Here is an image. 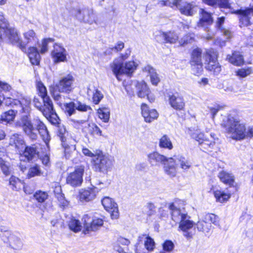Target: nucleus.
I'll return each mask as SVG.
<instances>
[{
	"label": "nucleus",
	"mask_w": 253,
	"mask_h": 253,
	"mask_svg": "<svg viewBox=\"0 0 253 253\" xmlns=\"http://www.w3.org/2000/svg\"><path fill=\"white\" fill-rule=\"evenodd\" d=\"M199 145L200 149L206 152V151H211V150L213 148V146L215 145V142L207 139H204L200 142V143Z\"/></svg>",
	"instance_id": "09e8293b"
},
{
	"label": "nucleus",
	"mask_w": 253,
	"mask_h": 253,
	"mask_svg": "<svg viewBox=\"0 0 253 253\" xmlns=\"http://www.w3.org/2000/svg\"><path fill=\"white\" fill-rule=\"evenodd\" d=\"M169 209L170 211L171 219L175 223H179L188 215L186 213L182 212L179 209L176 208L173 203L169 206Z\"/></svg>",
	"instance_id": "b1692460"
},
{
	"label": "nucleus",
	"mask_w": 253,
	"mask_h": 253,
	"mask_svg": "<svg viewBox=\"0 0 253 253\" xmlns=\"http://www.w3.org/2000/svg\"><path fill=\"white\" fill-rule=\"evenodd\" d=\"M54 49L51 55L55 62L65 61L66 59V51L64 48L58 44H54Z\"/></svg>",
	"instance_id": "a211bd4d"
},
{
	"label": "nucleus",
	"mask_w": 253,
	"mask_h": 253,
	"mask_svg": "<svg viewBox=\"0 0 253 253\" xmlns=\"http://www.w3.org/2000/svg\"><path fill=\"white\" fill-rule=\"evenodd\" d=\"M173 158L176 165L179 166L183 171L187 172L192 167V163L188 158L181 155L174 156Z\"/></svg>",
	"instance_id": "4be33fe9"
},
{
	"label": "nucleus",
	"mask_w": 253,
	"mask_h": 253,
	"mask_svg": "<svg viewBox=\"0 0 253 253\" xmlns=\"http://www.w3.org/2000/svg\"><path fill=\"white\" fill-rule=\"evenodd\" d=\"M227 59L231 64L235 66H240L244 63L243 56L239 52H234L231 56L228 55Z\"/></svg>",
	"instance_id": "e433bc0d"
},
{
	"label": "nucleus",
	"mask_w": 253,
	"mask_h": 253,
	"mask_svg": "<svg viewBox=\"0 0 253 253\" xmlns=\"http://www.w3.org/2000/svg\"><path fill=\"white\" fill-rule=\"evenodd\" d=\"M213 193L216 201L220 203H224L227 201L231 197L229 193L221 190H215Z\"/></svg>",
	"instance_id": "ea45409f"
},
{
	"label": "nucleus",
	"mask_w": 253,
	"mask_h": 253,
	"mask_svg": "<svg viewBox=\"0 0 253 253\" xmlns=\"http://www.w3.org/2000/svg\"><path fill=\"white\" fill-rule=\"evenodd\" d=\"M141 109L142 115L147 123L152 122L159 116V114L155 109H150L145 103L141 105Z\"/></svg>",
	"instance_id": "dca6fc26"
},
{
	"label": "nucleus",
	"mask_w": 253,
	"mask_h": 253,
	"mask_svg": "<svg viewBox=\"0 0 253 253\" xmlns=\"http://www.w3.org/2000/svg\"><path fill=\"white\" fill-rule=\"evenodd\" d=\"M67 131L66 130L64 126H58V129L57 131V135L60 137V140L62 142H64L65 140V134L67 133Z\"/></svg>",
	"instance_id": "338daca9"
},
{
	"label": "nucleus",
	"mask_w": 253,
	"mask_h": 253,
	"mask_svg": "<svg viewBox=\"0 0 253 253\" xmlns=\"http://www.w3.org/2000/svg\"><path fill=\"white\" fill-rule=\"evenodd\" d=\"M54 40L52 38L44 39L42 42V45L41 49V53H44L48 50V45L49 43H53Z\"/></svg>",
	"instance_id": "052dcab7"
},
{
	"label": "nucleus",
	"mask_w": 253,
	"mask_h": 253,
	"mask_svg": "<svg viewBox=\"0 0 253 253\" xmlns=\"http://www.w3.org/2000/svg\"><path fill=\"white\" fill-rule=\"evenodd\" d=\"M176 163L173 157H170L164 165L165 173L170 177H173L177 174Z\"/></svg>",
	"instance_id": "412c9836"
},
{
	"label": "nucleus",
	"mask_w": 253,
	"mask_h": 253,
	"mask_svg": "<svg viewBox=\"0 0 253 253\" xmlns=\"http://www.w3.org/2000/svg\"><path fill=\"white\" fill-rule=\"evenodd\" d=\"M103 98V94L98 89H95L93 92L92 101L95 104H98Z\"/></svg>",
	"instance_id": "bf43d9fd"
},
{
	"label": "nucleus",
	"mask_w": 253,
	"mask_h": 253,
	"mask_svg": "<svg viewBox=\"0 0 253 253\" xmlns=\"http://www.w3.org/2000/svg\"><path fill=\"white\" fill-rule=\"evenodd\" d=\"M190 216L187 215L179 223V227L183 231V235L188 239L191 238L193 236L192 233L188 231L194 225L193 221L190 220Z\"/></svg>",
	"instance_id": "6ab92c4d"
},
{
	"label": "nucleus",
	"mask_w": 253,
	"mask_h": 253,
	"mask_svg": "<svg viewBox=\"0 0 253 253\" xmlns=\"http://www.w3.org/2000/svg\"><path fill=\"white\" fill-rule=\"evenodd\" d=\"M46 106V110L43 111V115L46 118L49 119L52 124L54 125L58 124L59 119L55 111L53 109V103Z\"/></svg>",
	"instance_id": "c85d7f7f"
},
{
	"label": "nucleus",
	"mask_w": 253,
	"mask_h": 253,
	"mask_svg": "<svg viewBox=\"0 0 253 253\" xmlns=\"http://www.w3.org/2000/svg\"><path fill=\"white\" fill-rule=\"evenodd\" d=\"M72 13L75 15L79 21L85 23L92 24L96 23L97 15L92 8L88 7L74 8L72 11Z\"/></svg>",
	"instance_id": "39448f33"
},
{
	"label": "nucleus",
	"mask_w": 253,
	"mask_h": 253,
	"mask_svg": "<svg viewBox=\"0 0 253 253\" xmlns=\"http://www.w3.org/2000/svg\"><path fill=\"white\" fill-rule=\"evenodd\" d=\"M9 144L14 146L19 153L23 151L25 145L23 137L17 133L13 134L10 136Z\"/></svg>",
	"instance_id": "393cba45"
},
{
	"label": "nucleus",
	"mask_w": 253,
	"mask_h": 253,
	"mask_svg": "<svg viewBox=\"0 0 253 253\" xmlns=\"http://www.w3.org/2000/svg\"><path fill=\"white\" fill-rule=\"evenodd\" d=\"M144 239V246L145 248L148 251H152L155 247V242L154 240L149 236H146V235H143L139 237V241H142Z\"/></svg>",
	"instance_id": "c03bdc74"
},
{
	"label": "nucleus",
	"mask_w": 253,
	"mask_h": 253,
	"mask_svg": "<svg viewBox=\"0 0 253 253\" xmlns=\"http://www.w3.org/2000/svg\"><path fill=\"white\" fill-rule=\"evenodd\" d=\"M65 144H63L64 147V153L66 159H70L72 158L73 156L77 154L76 151V146L74 144H71L70 145H65Z\"/></svg>",
	"instance_id": "de8ad7c7"
},
{
	"label": "nucleus",
	"mask_w": 253,
	"mask_h": 253,
	"mask_svg": "<svg viewBox=\"0 0 253 253\" xmlns=\"http://www.w3.org/2000/svg\"><path fill=\"white\" fill-rule=\"evenodd\" d=\"M42 173L40 167L36 165L31 167L29 169L28 176L29 178L34 177L35 176L40 175Z\"/></svg>",
	"instance_id": "4d7b16f0"
},
{
	"label": "nucleus",
	"mask_w": 253,
	"mask_h": 253,
	"mask_svg": "<svg viewBox=\"0 0 253 253\" xmlns=\"http://www.w3.org/2000/svg\"><path fill=\"white\" fill-rule=\"evenodd\" d=\"M96 158L94 160L95 170L104 174L111 171L114 160L108 154H104L101 150H96Z\"/></svg>",
	"instance_id": "f03ea898"
},
{
	"label": "nucleus",
	"mask_w": 253,
	"mask_h": 253,
	"mask_svg": "<svg viewBox=\"0 0 253 253\" xmlns=\"http://www.w3.org/2000/svg\"><path fill=\"white\" fill-rule=\"evenodd\" d=\"M192 73L196 76L200 75L203 71V64L197 63L195 65H191Z\"/></svg>",
	"instance_id": "0e129e2a"
},
{
	"label": "nucleus",
	"mask_w": 253,
	"mask_h": 253,
	"mask_svg": "<svg viewBox=\"0 0 253 253\" xmlns=\"http://www.w3.org/2000/svg\"><path fill=\"white\" fill-rule=\"evenodd\" d=\"M28 54L33 65H38L40 64L41 56L36 47L30 46L28 50Z\"/></svg>",
	"instance_id": "2f4dec72"
},
{
	"label": "nucleus",
	"mask_w": 253,
	"mask_h": 253,
	"mask_svg": "<svg viewBox=\"0 0 253 253\" xmlns=\"http://www.w3.org/2000/svg\"><path fill=\"white\" fill-rule=\"evenodd\" d=\"M135 86L137 89V94L139 97L144 98L145 96H147L149 98L150 90L145 82L144 81L137 82Z\"/></svg>",
	"instance_id": "473e14b6"
},
{
	"label": "nucleus",
	"mask_w": 253,
	"mask_h": 253,
	"mask_svg": "<svg viewBox=\"0 0 253 253\" xmlns=\"http://www.w3.org/2000/svg\"><path fill=\"white\" fill-rule=\"evenodd\" d=\"M217 52L213 49L207 50L204 55L205 63L207 64L206 68L215 75H218L221 71V66L217 62Z\"/></svg>",
	"instance_id": "423d86ee"
},
{
	"label": "nucleus",
	"mask_w": 253,
	"mask_h": 253,
	"mask_svg": "<svg viewBox=\"0 0 253 253\" xmlns=\"http://www.w3.org/2000/svg\"><path fill=\"white\" fill-rule=\"evenodd\" d=\"M202 51L201 48H196L192 52L190 63L191 65H195L197 63H202Z\"/></svg>",
	"instance_id": "58836bf2"
},
{
	"label": "nucleus",
	"mask_w": 253,
	"mask_h": 253,
	"mask_svg": "<svg viewBox=\"0 0 253 253\" xmlns=\"http://www.w3.org/2000/svg\"><path fill=\"white\" fill-rule=\"evenodd\" d=\"M13 234H11L9 231H7L4 232L0 233V237L1 240L3 241L4 243H9L10 241V238L11 236H13Z\"/></svg>",
	"instance_id": "774afa93"
},
{
	"label": "nucleus",
	"mask_w": 253,
	"mask_h": 253,
	"mask_svg": "<svg viewBox=\"0 0 253 253\" xmlns=\"http://www.w3.org/2000/svg\"><path fill=\"white\" fill-rule=\"evenodd\" d=\"M252 73V69L251 68H248L246 69L242 68L239 69L236 72V75L241 78H245L250 75Z\"/></svg>",
	"instance_id": "e2e57ef3"
},
{
	"label": "nucleus",
	"mask_w": 253,
	"mask_h": 253,
	"mask_svg": "<svg viewBox=\"0 0 253 253\" xmlns=\"http://www.w3.org/2000/svg\"><path fill=\"white\" fill-rule=\"evenodd\" d=\"M172 4L179 9L181 13L188 16L194 14L199 8L191 3H187L183 0H174Z\"/></svg>",
	"instance_id": "1a4fd4ad"
},
{
	"label": "nucleus",
	"mask_w": 253,
	"mask_h": 253,
	"mask_svg": "<svg viewBox=\"0 0 253 253\" xmlns=\"http://www.w3.org/2000/svg\"><path fill=\"white\" fill-rule=\"evenodd\" d=\"M18 112V109H10L2 113L0 116V123L6 124L13 121Z\"/></svg>",
	"instance_id": "c756f323"
},
{
	"label": "nucleus",
	"mask_w": 253,
	"mask_h": 253,
	"mask_svg": "<svg viewBox=\"0 0 253 253\" xmlns=\"http://www.w3.org/2000/svg\"><path fill=\"white\" fill-rule=\"evenodd\" d=\"M95 196L94 189H82L80 191L79 199L81 201L88 202L92 200Z\"/></svg>",
	"instance_id": "72a5a7b5"
},
{
	"label": "nucleus",
	"mask_w": 253,
	"mask_h": 253,
	"mask_svg": "<svg viewBox=\"0 0 253 253\" xmlns=\"http://www.w3.org/2000/svg\"><path fill=\"white\" fill-rule=\"evenodd\" d=\"M37 88L39 91L40 95L41 97L42 102L44 103V105H49L52 102L49 97L47 95V90L45 86L41 82L37 83Z\"/></svg>",
	"instance_id": "cd10ccee"
},
{
	"label": "nucleus",
	"mask_w": 253,
	"mask_h": 253,
	"mask_svg": "<svg viewBox=\"0 0 253 253\" xmlns=\"http://www.w3.org/2000/svg\"><path fill=\"white\" fill-rule=\"evenodd\" d=\"M30 102V100L29 99L24 100L22 99V100H19L9 98L6 101L5 104L6 105L11 106L13 108L12 109H18L19 113H23L25 112V109Z\"/></svg>",
	"instance_id": "2eb2a0df"
},
{
	"label": "nucleus",
	"mask_w": 253,
	"mask_h": 253,
	"mask_svg": "<svg viewBox=\"0 0 253 253\" xmlns=\"http://www.w3.org/2000/svg\"><path fill=\"white\" fill-rule=\"evenodd\" d=\"M23 36L24 38V41H23V42H25V46L27 44H30L31 45H33L32 46H34L39 42L38 38L35 32L33 30H29L25 32L23 34ZM25 48L26 49V47Z\"/></svg>",
	"instance_id": "7c9ffc66"
},
{
	"label": "nucleus",
	"mask_w": 253,
	"mask_h": 253,
	"mask_svg": "<svg viewBox=\"0 0 253 253\" xmlns=\"http://www.w3.org/2000/svg\"><path fill=\"white\" fill-rule=\"evenodd\" d=\"M160 37L164 40L165 43H169L171 44L175 43L178 39V36L176 33L174 32H163Z\"/></svg>",
	"instance_id": "c9c22d12"
},
{
	"label": "nucleus",
	"mask_w": 253,
	"mask_h": 253,
	"mask_svg": "<svg viewBox=\"0 0 253 253\" xmlns=\"http://www.w3.org/2000/svg\"><path fill=\"white\" fill-rule=\"evenodd\" d=\"M196 227L198 231L200 232L209 233L211 230V225L210 223H206L200 219L197 223Z\"/></svg>",
	"instance_id": "8fccbe9b"
},
{
	"label": "nucleus",
	"mask_w": 253,
	"mask_h": 253,
	"mask_svg": "<svg viewBox=\"0 0 253 253\" xmlns=\"http://www.w3.org/2000/svg\"><path fill=\"white\" fill-rule=\"evenodd\" d=\"M64 106L65 107V112L69 116H71L76 113V102H71L69 103H66L64 104Z\"/></svg>",
	"instance_id": "864d4df0"
},
{
	"label": "nucleus",
	"mask_w": 253,
	"mask_h": 253,
	"mask_svg": "<svg viewBox=\"0 0 253 253\" xmlns=\"http://www.w3.org/2000/svg\"><path fill=\"white\" fill-rule=\"evenodd\" d=\"M99 118L105 123L109 121L110 119V110L108 108H99L97 110Z\"/></svg>",
	"instance_id": "49530a36"
},
{
	"label": "nucleus",
	"mask_w": 253,
	"mask_h": 253,
	"mask_svg": "<svg viewBox=\"0 0 253 253\" xmlns=\"http://www.w3.org/2000/svg\"><path fill=\"white\" fill-rule=\"evenodd\" d=\"M48 194L46 192L41 190L37 191L34 195L35 199L39 203H43L48 198Z\"/></svg>",
	"instance_id": "6e6d98bb"
},
{
	"label": "nucleus",
	"mask_w": 253,
	"mask_h": 253,
	"mask_svg": "<svg viewBox=\"0 0 253 253\" xmlns=\"http://www.w3.org/2000/svg\"><path fill=\"white\" fill-rule=\"evenodd\" d=\"M168 158L157 152L150 153L148 155V160L153 166H158L160 164L164 165Z\"/></svg>",
	"instance_id": "5701e85b"
},
{
	"label": "nucleus",
	"mask_w": 253,
	"mask_h": 253,
	"mask_svg": "<svg viewBox=\"0 0 253 253\" xmlns=\"http://www.w3.org/2000/svg\"><path fill=\"white\" fill-rule=\"evenodd\" d=\"M22 126L25 133L33 140L37 138V129H35L33 124L27 115L23 116L21 120Z\"/></svg>",
	"instance_id": "f8f14e48"
},
{
	"label": "nucleus",
	"mask_w": 253,
	"mask_h": 253,
	"mask_svg": "<svg viewBox=\"0 0 253 253\" xmlns=\"http://www.w3.org/2000/svg\"><path fill=\"white\" fill-rule=\"evenodd\" d=\"M2 40L8 41L13 45L19 47L23 51L26 52L25 43L20 39L17 30L13 27H8L1 31Z\"/></svg>",
	"instance_id": "20e7f679"
},
{
	"label": "nucleus",
	"mask_w": 253,
	"mask_h": 253,
	"mask_svg": "<svg viewBox=\"0 0 253 253\" xmlns=\"http://www.w3.org/2000/svg\"><path fill=\"white\" fill-rule=\"evenodd\" d=\"M74 78L71 74L62 77L56 85L57 89L60 92L69 93L73 89Z\"/></svg>",
	"instance_id": "9d476101"
},
{
	"label": "nucleus",
	"mask_w": 253,
	"mask_h": 253,
	"mask_svg": "<svg viewBox=\"0 0 253 253\" xmlns=\"http://www.w3.org/2000/svg\"><path fill=\"white\" fill-rule=\"evenodd\" d=\"M69 228L75 232H77L81 230L82 226L79 220L72 218L69 222Z\"/></svg>",
	"instance_id": "3c124183"
},
{
	"label": "nucleus",
	"mask_w": 253,
	"mask_h": 253,
	"mask_svg": "<svg viewBox=\"0 0 253 253\" xmlns=\"http://www.w3.org/2000/svg\"><path fill=\"white\" fill-rule=\"evenodd\" d=\"M55 195L59 202V205L60 207L64 208L68 206L69 202L65 199L64 194L62 193L61 187L56 188L55 191Z\"/></svg>",
	"instance_id": "37998d69"
},
{
	"label": "nucleus",
	"mask_w": 253,
	"mask_h": 253,
	"mask_svg": "<svg viewBox=\"0 0 253 253\" xmlns=\"http://www.w3.org/2000/svg\"><path fill=\"white\" fill-rule=\"evenodd\" d=\"M9 183L10 185L11 186V189L15 191L20 190L23 185V182L14 176H11L10 177Z\"/></svg>",
	"instance_id": "a18cd8bd"
},
{
	"label": "nucleus",
	"mask_w": 253,
	"mask_h": 253,
	"mask_svg": "<svg viewBox=\"0 0 253 253\" xmlns=\"http://www.w3.org/2000/svg\"><path fill=\"white\" fill-rule=\"evenodd\" d=\"M110 67L119 81H121L120 75L125 74L130 75L132 74L136 68V65L134 61H129L124 65L123 61L121 59H115L113 62L110 63Z\"/></svg>",
	"instance_id": "7ed1b4c3"
},
{
	"label": "nucleus",
	"mask_w": 253,
	"mask_h": 253,
	"mask_svg": "<svg viewBox=\"0 0 253 253\" xmlns=\"http://www.w3.org/2000/svg\"><path fill=\"white\" fill-rule=\"evenodd\" d=\"M221 126L231 134L233 139L242 140L245 138L246 129L245 125L241 123L238 118L232 115L224 117Z\"/></svg>",
	"instance_id": "f257e3e1"
},
{
	"label": "nucleus",
	"mask_w": 253,
	"mask_h": 253,
	"mask_svg": "<svg viewBox=\"0 0 253 253\" xmlns=\"http://www.w3.org/2000/svg\"><path fill=\"white\" fill-rule=\"evenodd\" d=\"M218 177L221 182L230 186H233L235 182L234 175L226 170H222L220 171L218 174Z\"/></svg>",
	"instance_id": "bb28decb"
},
{
	"label": "nucleus",
	"mask_w": 253,
	"mask_h": 253,
	"mask_svg": "<svg viewBox=\"0 0 253 253\" xmlns=\"http://www.w3.org/2000/svg\"><path fill=\"white\" fill-rule=\"evenodd\" d=\"M84 234L88 233L90 231H96L103 224V221L100 218L93 219L88 214H85L82 218Z\"/></svg>",
	"instance_id": "0eeeda50"
},
{
	"label": "nucleus",
	"mask_w": 253,
	"mask_h": 253,
	"mask_svg": "<svg viewBox=\"0 0 253 253\" xmlns=\"http://www.w3.org/2000/svg\"><path fill=\"white\" fill-rule=\"evenodd\" d=\"M200 10L202 14V17L198 23V26L199 27H205L211 24L213 20L211 14L203 9H200Z\"/></svg>",
	"instance_id": "f704fd0d"
},
{
	"label": "nucleus",
	"mask_w": 253,
	"mask_h": 253,
	"mask_svg": "<svg viewBox=\"0 0 253 253\" xmlns=\"http://www.w3.org/2000/svg\"><path fill=\"white\" fill-rule=\"evenodd\" d=\"M143 70L149 74L152 84L155 85H157L160 80L155 70L151 66L147 65L144 67Z\"/></svg>",
	"instance_id": "4c0bfd02"
},
{
	"label": "nucleus",
	"mask_w": 253,
	"mask_h": 253,
	"mask_svg": "<svg viewBox=\"0 0 253 253\" xmlns=\"http://www.w3.org/2000/svg\"><path fill=\"white\" fill-rule=\"evenodd\" d=\"M79 124H84L83 130L93 135L102 136V131L94 123H88L85 121L81 120L77 122Z\"/></svg>",
	"instance_id": "aec40b11"
},
{
	"label": "nucleus",
	"mask_w": 253,
	"mask_h": 253,
	"mask_svg": "<svg viewBox=\"0 0 253 253\" xmlns=\"http://www.w3.org/2000/svg\"><path fill=\"white\" fill-rule=\"evenodd\" d=\"M239 15L240 27L248 26L250 24V18L253 16V7L240 9L237 11Z\"/></svg>",
	"instance_id": "4468645a"
},
{
	"label": "nucleus",
	"mask_w": 253,
	"mask_h": 253,
	"mask_svg": "<svg viewBox=\"0 0 253 253\" xmlns=\"http://www.w3.org/2000/svg\"><path fill=\"white\" fill-rule=\"evenodd\" d=\"M104 209L110 213L112 219H117L119 216L118 207L113 199L105 197L101 201Z\"/></svg>",
	"instance_id": "9b49d317"
},
{
	"label": "nucleus",
	"mask_w": 253,
	"mask_h": 253,
	"mask_svg": "<svg viewBox=\"0 0 253 253\" xmlns=\"http://www.w3.org/2000/svg\"><path fill=\"white\" fill-rule=\"evenodd\" d=\"M22 152L28 161H31L38 156V146L36 144L28 146H25Z\"/></svg>",
	"instance_id": "a878e982"
},
{
	"label": "nucleus",
	"mask_w": 253,
	"mask_h": 253,
	"mask_svg": "<svg viewBox=\"0 0 253 253\" xmlns=\"http://www.w3.org/2000/svg\"><path fill=\"white\" fill-rule=\"evenodd\" d=\"M34 124L36 126L35 129H37V132L38 131L43 140L48 145V143L50 138L48 131L45 125L38 119L34 121Z\"/></svg>",
	"instance_id": "f3484780"
},
{
	"label": "nucleus",
	"mask_w": 253,
	"mask_h": 253,
	"mask_svg": "<svg viewBox=\"0 0 253 253\" xmlns=\"http://www.w3.org/2000/svg\"><path fill=\"white\" fill-rule=\"evenodd\" d=\"M33 101L35 106L41 111L42 114H43V111H45V110H46V106L44 105V103H43V105H42V103L41 102L42 101V100L41 99V97L40 98L35 97Z\"/></svg>",
	"instance_id": "680f3d73"
},
{
	"label": "nucleus",
	"mask_w": 253,
	"mask_h": 253,
	"mask_svg": "<svg viewBox=\"0 0 253 253\" xmlns=\"http://www.w3.org/2000/svg\"><path fill=\"white\" fill-rule=\"evenodd\" d=\"M76 110L81 112H88V118L92 113V109L90 106L87 105L84 103H82L80 101L76 102Z\"/></svg>",
	"instance_id": "603ef678"
},
{
	"label": "nucleus",
	"mask_w": 253,
	"mask_h": 253,
	"mask_svg": "<svg viewBox=\"0 0 253 253\" xmlns=\"http://www.w3.org/2000/svg\"><path fill=\"white\" fill-rule=\"evenodd\" d=\"M159 146L161 148L171 150L173 145L170 138L166 134L163 135L159 139Z\"/></svg>",
	"instance_id": "a19ab883"
},
{
	"label": "nucleus",
	"mask_w": 253,
	"mask_h": 253,
	"mask_svg": "<svg viewBox=\"0 0 253 253\" xmlns=\"http://www.w3.org/2000/svg\"><path fill=\"white\" fill-rule=\"evenodd\" d=\"M174 244L172 241L169 240L166 241L163 244V251L160 253H169L174 248Z\"/></svg>",
	"instance_id": "13d9d810"
},
{
	"label": "nucleus",
	"mask_w": 253,
	"mask_h": 253,
	"mask_svg": "<svg viewBox=\"0 0 253 253\" xmlns=\"http://www.w3.org/2000/svg\"><path fill=\"white\" fill-rule=\"evenodd\" d=\"M84 173V168L82 166L76 168L75 170L68 174L66 177L67 184L73 186H80L83 181V176Z\"/></svg>",
	"instance_id": "6e6552de"
},
{
	"label": "nucleus",
	"mask_w": 253,
	"mask_h": 253,
	"mask_svg": "<svg viewBox=\"0 0 253 253\" xmlns=\"http://www.w3.org/2000/svg\"><path fill=\"white\" fill-rule=\"evenodd\" d=\"M9 27L8 21L5 18L2 13H0V29L3 31Z\"/></svg>",
	"instance_id": "69168bd1"
},
{
	"label": "nucleus",
	"mask_w": 253,
	"mask_h": 253,
	"mask_svg": "<svg viewBox=\"0 0 253 253\" xmlns=\"http://www.w3.org/2000/svg\"><path fill=\"white\" fill-rule=\"evenodd\" d=\"M8 244L9 247L15 250H20L23 247L21 239L14 235L11 236Z\"/></svg>",
	"instance_id": "79ce46f5"
},
{
	"label": "nucleus",
	"mask_w": 253,
	"mask_h": 253,
	"mask_svg": "<svg viewBox=\"0 0 253 253\" xmlns=\"http://www.w3.org/2000/svg\"><path fill=\"white\" fill-rule=\"evenodd\" d=\"M169 103L170 106L175 110H182L185 107V102L183 97L178 93L169 94Z\"/></svg>",
	"instance_id": "ddd939ff"
},
{
	"label": "nucleus",
	"mask_w": 253,
	"mask_h": 253,
	"mask_svg": "<svg viewBox=\"0 0 253 253\" xmlns=\"http://www.w3.org/2000/svg\"><path fill=\"white\" fill-rule=\"evenodd\" d=\"M0 168L2 173L5 176H8L11 174V170L8 163L1 158H0Z\"/></svg>",
	"instance_id": "5fc2aeb1"
}]
</instances>
